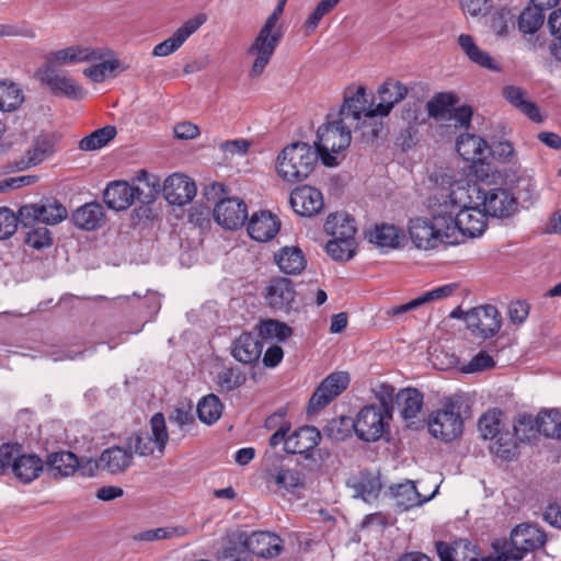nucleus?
<instances>
[{"instance_id": "ea45409f", "label": "nucleus", "mask_w": 561, "mask_h": 561, "mask_svg": "<svg viewBox=\"0 0 561 561\" xmlns=\"http://www.w3.org/2000/svg\"><path fill=\"white\" fill-rule=\"evenodd\" d=\"M55 150V136L51 134H41L36 136L26 150L23 164L30 168L42 163L45 159L53 154Z\"/></svg>"}, {"instance_id": "774afa93", "label": "nucleus", "mask_w": 561, "mask_h": 561, "mask_svg": "<svg viewBox=\"0 0 561 561\" xmlns=\"http://www.w3.org/2000/svg\"><path fill=\"white\" fill-rule=\"evenodd\" d=\"M340 2V0H321L313 12L309 15L308 20L306 21V28L307 31H313L318 26L321 19L331 12Z\"/></svg>"}, {"instance_id": "0e129e2a", "label": "nucleus", "mask_w": 561, "mask_h": 561, "mask_svg": "<svg viewBox=\"0 0 561 561\" xmlns=\"http://www.w3.org/2000/svg\"><path fill=\"white\" fill-rule=\"evenodd\" d=\"M514 18V13L507 8L496 10L490 20V27L492 32L497 36L507 35L508 26L510 24H513Z\"/></svg>"}, {"instance_id": "9d476101", "label": "nucleus", "mask_w": 561, "mask_h": 561, "mask_svg": "<svg viewBox=\"0 0 561 561\" xmlns=\"http://www.w3.org/2000/svg\"><path fill=\"white\" fill-rule=\"evenodd\" d=\"M486 218L488 216L480 205L465 207L456 210L455 214L446 215L448 228L454 227L453 239H457V244L465 237H480L486 228Z\"/></svg>"}, {"instance_id": "9b49d317", "label": "nucleus", "mask_w": 561, "mask_h": 561, "mask_svg": "<svg viewBox=\"0 0 561 561\" xmlns=\"http://www.w3.org/2000/svg\"><path fill=\"white\" fill-rule=\"evenodd\" d=\"M20 221L24 227L36 222L57 225L67 218V208L57 199L46 198L36 204L24 205L19 210Z\"/></svg>"}, {"instance_id": "473e14b6", "label": "nucleus", "mask_w": 561, "mask_h": 561, "mask_svg": "<svg viewBox=\"0 0 561 561\" xmlns=\"http://www.w3.org/2000/svg\"><path fill=\"white\" fill-rule=\"evenodd\" d=\"M456 149L466 161L483 162L488 158L489 145L479 136L462 134L457 139Z\"/></svg>"}, {"instance_id": "a211bd4d", "label": "nucleus", "mask_w": 561, "mask_h": 561, "mask_svg": "<svg viewBox=\"0 0 561 561\" xmlns=\"http://www.w3.org/2000/svg\"><path fill=\"white\" fill-rule=\"evenodd\" d=\"M111 55L112 51L108 49H93L88 46L73 45L49 53L46 59L51 66H66L99 61Z\"/></svg>"}, {"instance_id": "4be33fe9", "label": "nucleus", "mask_w": 561, "mask_h": 561, "mask_svg": "<svg viewBox=\"0 0 561 561\" xmlns=\"http://www.w3.org/2000/svg\"><path fill=\"white\" fill-rule=\"evenodd\" d=\"M195 182L185 174L173 173L163 183L164 198L172 205L188 204L196 195Z\"/></svg>"}, {"instance_id": "4c0bfd02", "label": "nucleus", "mask_w": 561, "mask_h": 561, "mask_svg": "<svg viewBox=\"0 0 561 561\" xmlns=\"http://www.w3.org/2000/svg\"><path fill=\"white\" fill-rule=\"evenodd\" d=\"M458 45L462 53L473 64L493 71H500V66L494 61L491 55L481 49L474 42L473 37L469 34H460L458 36Z\"/></svg>"}, {"instance_id": "393cba45", "label": "nucleus", "mask_w": 561, "mask_h": 561, "mask_svg": "<svg viewBox=\"0 0 561 561\" xmlns=\"http://www.w3.org/2000/svg\"><path fill=\"white\" fill-rule=\"evenodd\" d=\"M290 205L298 215L311 217L323 208L324 203L319 190L302 185L291 192Z\"/></svg>"}, {"instance_id": "5701e85b", "label": "nucleus", "mask_w": 561, "mask_h": 561, "mask_svg": "<svg viewBox=\"0 0 561 561\" xmlns=\"http://www.w3.org/2000/svg\"><path fill=\"white\" fill-rule=\"evenodd\" d=\"M103 197L108 208L125 210L141 199V191L125 181H114L106 186Z\"/></svg>"}, {"instance_id": "a19ab883", "label": "nucleus", "mask_w": 561, "mask_h": 561, "mask_svg": "<svg viewBox=\"0 0 561 561\" xmlns=\"http://www.w3.org/2000/svg\"><path fill=\"white\" fill-rule=\"evenodd\" d=\"M504 99L514 107L528 116L534 122H541V115L538 106L527 99V93L519 87L506 85L503 88Z\"/></svg>"}, {"instance_id": "052dcab7", "label": "nucleus", "mask_w": 561, "mask_h": 561, "mask_svg": "<svg viewBox=\"0 0 561 561\" xmlns=\"http://www.w3.org/2000/svg\"><path fill=\"white\" fill-rule=\"evenodd\" d=\"M455 103V96L451 93H438L426 104L430 117L445 118L448 116L450 106Z\"/></svg>"}, {"instance_id": "7c9ffc66", "label": "nucleus", "mask_w": 561, "mask_h": 561, "mask_svg": "<svg viewBox=\"0 0 561 561\" xmlns=\"http://www.w3.org/2000/svg\"><path fill=\"white\" fill-rule=\"evenodd\" d=\"M436 550L440 561H478L479 552L470 541L460 539L453 545L438 541Z\"/></svg>"}, {"instance_id": "412c9836", "label": "nucleus", "mask_w": 561, "mask_h": 561, "mask_svg": "<svg viewBox=\"0 0 561 561\" xmlns=\"http://www.w3.org/2000/svg\"><path fill=\"white\" fill-rule=\"evenodd\" d=\"M207 21L205 13H198L185 21L169 38L154 46V57H167L176 51L185 41L193 35Z\"/></svg>"}, {"instance_id": "4d7b16f0", "label": "nucleus", "mask_w": 561, "mask_h": 561, "mask_svg": "<svg viewBox=\"0 0 561 561\" xmlns=\"http://www.w3.org/2000/svg\"><path fill=\"white\" fill-rule=\"evenodd\" d=\"M354 430V421L348 416H341L330 420L323 428L325 437L331 440L341 442L351 436Z\"/></svg>"}, {"instance_id": "2f4dec72", "label": "nucleus", "mask_w": 561, "mask_h": 561, "mask_svg": "<svg viewBox=\"0 0 561 561\" xmlns=\"http://www.w3.org/2000/svg\"><path fill=\"white\" fill-rule=\"evenodd\" d=\"M76 227L82 230H95L100 228L105 220L103 206L100 203H87L78 207L71 217Z\"/></svg>"}, {"instance_id": "69168bd1", "label": "nucleus", "mask_w": 561, "mask_h": 561, "mask_svg": "<svg viewBox=\"0 0 561 561\" xmlns=\"http://www.w3.org/2000/svg\"><path fill=\"white\" fill-rule=\"evenodd\" d=\"M286 2L287 0H278L273 12L268 15L265 23L261 27L262 31H265L267 33H271L283 38L284 31L283 25L279 23V20L284 12Z\"/></svg>"}, {"instance_id": "423d86ee", "label": "nucleus", "mask_w": 561, "mask_h": 561, "mask_svg": "<svg viewBox=\"0 0 561 561\" xmlns=\"http://www.w3.org/2000/svg\"><path fill=\"white\" fill-rule=\"evenodd\" d=\"M478 428L481 437L490 440L491 454L503 460H511L516 455V438L511 428L503 422L502 412H485L479 420Z\"/></svg>"}, {"instance_id": "603ef678", "label": "nucleus", "mask_w": 561, "mask_h": 561, "mask_svg": "<svg viewBox=\"0 0 561 561\" xmlns=\"http://www.w3.org/2000/svg\"><path fill=\"white\" fill-rule=\"evenodd\" d=\"M222 413V404L215 394H208L199 400L197 404V414L205 424H214Z\"/></svg>"}, {"instance_id": "bf43d9fd", "label": "nucleus", "mask_w": 561, "mask_h": 561, "mask_svg": "<svg viewBox=\"0 0 561 561\" xmlns=\"http://www.w3.org/2000/svg\"><path fill=\"white\" fill-rule=\"evenodd\" d=\"M293 333L290 327L278 320L268 319L259 324V335L265 340L285 341Z\"/></svg>"}, {"instance_id": "8fccbe9b", "label": "nucleus", "mask_w": 561, "mask_h": 561, "mask_svg": "<svg viewBox=\"0 0 561 561\" xmlns=\"http://www.w3.org/2000/svg\"><path fill=\"white\" fill-rule=\"evenodd\" d=\"M536 419L541 434L546 437L561 439V411L557 409L543 411Z\"/></svg>"}, {"instance_id": "37998d69", "label": "nucleus", "mask_w": 561, "mask_h": 561, "mask_svg": "<svg viewBox=\"0 0 561 561\" xmlns=\"http://www.w3.org/2000/svg\"><path fill=\"white\" fill-rule=\"evenodd\" d=\"M396 402L404 420H414L423 407V394L414 388H405L398 392Z\"/></svg>"}, {"instance_id": "58836bf2", "label": "nucleus", "mask_w": 561, "mask_h": 561, "mask_svg": "<svg viewBox=\"0 0 561 561\" xmlns=\"http://www.w3.org/2000/svg\"><path fill=\"white\" fill-rule=\"evenodd\" d=\"M458 45L462 53L473 64L493 71H500V66L494 61L491 55L481 49L474 42L473 37L469 34H460L458 36Z\"/></svg>"}, {"instance_id": "1a4fd4ad", "label": "nucleus", "mask_w": 561, "mask_h": 561, "mask_svg": "<svg viewBox=\"0 0 561 561\" xmlns=\"http://www.w3.org/2000/svg\"><path fill=\"white\" fill-rule=\"evenodd\" d=\"M391 414L386 404H369L362 408L354 421V432L365 442L380 439L389 427Z\"/></svg>"}, {"instance_id": "f257e3e1", "label": "nucleus", "mask_w": 561, "mask_h": 561, "mask_svg": "<svg viewBox=\"0 0 561 561\" xmlns=\"http://www.w3.org/2000/svg\"><path fill=\"white\" fill-rule=\"evenodd\" d=\"M437 182L439 187L430 203L446 216L465 207L478 205L482 184L462 172L443 173Z\"/></svg>"}, {"instance_id": "79ce46f5", "label": "nucleus", "mask_w": 561, "mask_h": 561, "mask_svg": "<svg viewBox=\"0 0 561 561\" xmlns=\"http://www.w3.org/2000/svg\"><path fill=\"white\" fill-rule=\"evenodd\" d=\"M275 262L285 274H299L306 267V259L297 247H284L275 254Z\"/></svg>"}, {"instance_id": "b1692460", "label": "nucleus", "mask_w": 561, "mask_h": 561, "mask_svg": "<svg viewBox=\"0 0 561 561\" xmlns=\"http://www.w3.org/2000/svg\"><path fill=\"white\" fill-rule=\"evenodd\" d=\"M245 545L251 552L262 558H273L280 553L283 550V541L275 534L268 531H254L250 535L239 533Z\"/></svg>"}, {"instance_id": "f3484780", "label": "nucleus", "mask_w": 561, "mask_h": 561, "mask_svg": "<svg viewBox=\"0 0 561 561\" xmlns=\"http://www.w3.org/2000/svg\"><path fill=\"white\" fill-rule=\"evenodd\" d=\"M409 93V88L401 81L387 78L377 89L379 102L367 113V117H387L393 107L402 102Z\"/></svg>"}, {"instance_id": "aec40b11", "label": "nucleus", "mask_w": 561, "mask_h": 561, "mask_svg": "<svg viewBox=\"0 0 561 561\" xmlns=\"http://www.w3.org/2000/svg\"><path fill=\"white\" fill-rule=\"evenodd\" d=\"M214 218L225 229H238L248 219V206L238 197L221 198L214 208Z\"/></svg>"}, {"instance_id": "a878e982", "label": "nucleus", "mask_w": 561, "mask_h": 561, "mask_svg": "<svg viewBox=\"0 0 561 561\" xmlns=\"http://www.w3.org/2000/svg\"><path fill=\"white\" fill-rule=\"evenodd\" d=\"M280 229L278 217L271 211L261 210L254 213L248 222L249 236L257 242L272 240Z\"/></svg>"}, {"instance_id": "e2e57ef3", "label": "nucleus", "mask_w": 561, "mask_h": 561, "mask_svg": "<svg viewBox=\"0 0 561 561\" xmlns=\"http://www.w3.org/2000/svg\"><path fill=\"white\" fill-rule=\"evenodd\" d=\"M247 378L243 373L233 368H225L217 375V385L222 391H232L241 387Z\"/></svg>"}, {"instance_id": "4468645a", "label": "nucleus", "mask_w": 561, "mask_h": 561, "mask_svg": "<svg viewBox=\"0 0 561 561\" xmlns=\"http://www.w3.org/2000/svg\"><path fill=\"white\" fill-rule=\"evenodd\" d=\"M547 536L536 525L523 524L516 526L511 533L512 560H522L527 552L537 550L546 543Z\"/></svg>"}, {"instance_id": "680f3d73", "label": "nucleus", "mask_w": 561, "mask_h": 561, "mask_svg": "<svg viewBox=\"0 0 561 561\" xmlns=\"http://www.w3.org/2000/svg\"><path fill=\"white\" fill-rule=\"evenodd\" d=\"M106 57L107 56L96 61V65L85 68L83 75L93 82H103L110 73L114 72L119 67L117 59H105Z\"/></svg>"}, {"instance_id": "f704fd0d", "label": "nucleus", "mask_w": 561, "mask_h": 561, "mask_svg": "<svg viewBox=\"0 0 561 561\" xmlns=\"http://www.w3.org/2000/svg\"><path fill=\"white\" fill-rule=\"evenodd\" d=\"M47 473L54 479L70 477L79 467L77 456L71 451H58L49 455L46 462Z\"/></svg>"}, {"instance_id": "0eeeda50", "label": "nucleus", "mask_w": 561, "mask_h": 561, "mask_svg": "<svg viewBox=\"0 0 561 561\" xmlns=\"http://www.w3.org/2000/svg\"><path fill=\"white\" fill-rule=\"evenodd\" d=\"M45 465L34 454H23L18 444L0 446V476L12 473L22 483H31L39 477Z\"/></svg>"}, {"instance_id": "864d4df0", "label": "nucleus", "mask_w": 561, "mask_h": 561, "mask_svg": "<svg viewBox=\"0 0 561 561\" xmlns=\"http://www.w3.org/2000/svg\"><path fill=\"white\" fill-rule=\"evenodd\" d=\"M115 135L116 128L114 126H105L82 138L79 142V148L83 151L101 149L106 146Z\"/></svg>"}, {"instance_id": "6e6d98bb", "label": "nucleus", "mask_w": 561, "mask_h": 561, "mask_svg": "<svg viewBox=\"0 0 561 561\" xmlns=\"http://www.w3.org/2000/svg\"><path fill=\"white\" fill-rule=\"evenodd\" d=\"M543 21V12L535 7H529L518 15L517 26L523 34H535L542 26Z\"/></svg>"}, {"instance_id": "c03bdc74", "label": "nucleus", "mask_w": 561, "mask_h": 561, "mask_svg": "<svg viewBox=\"0 0 561 561\" xmlns=\"http://www.w3.org/2000/svg\"><path fill=\"white\" fill-rule=\"evenodd\" d=\"M436 493V490L428 496H423L416 490L413 481H407L405 483L398 484L394 489V497L397 506L407 511L411 507L420 506L423 503L430 501Z\"/></svg>"}, {"instance_id": "f8f14e48", "label": "nucleus", "mask_w": 561, "mask_h": 561, "mask_svg": "<svg viewBox=\"0 0 561 561\" xmlns=\"http://www.w3.org/2000/svg\"><path fill=\"white\" fill-rule=\"evenodd\" d=\"M486 216L505 218L517 210L515 196L503 187H491L482 184L479 203Z\"/></svg>"}, {"instance_id": "6ab92c4d", "label": "nucleus", "mask_w": 561, "mask_h": 561, "mask_svg": "<svg viewBox=\"0 0 561 561\" xmlns=\"http://www.w3.org/2000/svg\"><path fill=\"white\" fill-rule=\"evenodd\" d=\"M350 383V375L346 371L330 374L317 387L309 401V410L316 412L328 405L334 398L341 394Z\"/></svg>"}, {"instance_id": "39448f33", "label": "nucleus", "mask_w": 561, "mask_h": 561, "mask_svg": "<svg viewBox=\"0 0 561 561\" xmlns=\"http://www.w3.org/2000/svg\"><path fill=\"white\" fill-rule=\"evenodd\" d=\"M352 129V126L342 123L337 117L318 128L314 151L325 167L339 164L340 153L351 144Z\"/></svg>"}, {"instance_id": "09e8293b", "label": "nucleus", "mask_w": 561, "mask_h": 561, "mask_svg": "<svg viewBox=\"0 0 561 561\" xmlns=\"http://www.w3.org/2000/svg\"><path fill=\"white\" fill-rule=\"evenodd\" d=\"M24 102L22 89L14 82L0 81V111L13 112Z\"/></svg>"}, {"instance_id": "de8ad7c7", "label": "nucleus", "mask_w": 561, "mask_h": 561, "mask_svg": "<svg viewBox=\"0 0 561 561\" xmlns=\"http://www.w3.org/2000/svg\"><path fill=\"white\" fill-rule=\"evenodd\" d=\"M245 540L242 536L236 534L231 536L222 548L218 558L219 561H253V557L249 551Z\"/></svg>"}, {"instance_id": "bb28decb", "label": "nucleus", "mask_w": 561, "mask_h": 561, "mask_svg": "<svg viewBox=\"0 0 561 561\" xmlns=\"http://www.w3.org/2000/svg\"><path fill=\"white\" fill-rule=\"evenodd\" d=\"M295 296L296 291L291 282L284 277L273 279L266 287L265 298L274 310L288 311Z\"/></svg>"}, {"instance_id": "3c124183", "label": "nucleus", "mask_w": 561, "mask_h": 561, "mask_svg": "<svg viewBox=\"0 0 561 561\" xmlns=\"http://www.w3.org/2000/svg\"><path fill=\"white\" fill-rule=\"evenodd\" d=\"M514 437L516 438V447L519 442H529L536 438L539 434V427L537 419L531 415L522 414L516 420L511 428Z\"/></svg>"}, {"instance_id": "338daca9", "label": "nucleus", "mask_w": 561, "mask_h": 561, "mask_svg": "<svg viewBox=\"0 0 561 561\" xmlns=\"http://www.w3.org/2000/svg\"><path fill=\"white\" fill-rule=\"evenodd\" d=\"M53 239L50 232L45 227H39L27 232L25 243L35 249L43 250L51 245Z\"/></svg>"}, {"instance_id": "c85d7f7f", "label": "nucleus", "mask_w": 561, "mask_h": 561, "mask_svg": "<svg viewBox=\"0 0 561 561\" xmlns=\"http://www.w3.org/2000/svg\"><path fill=\"white\" fill-rule=\"evenodd\" d=\"M133 462L129 447L113 446L103 450L96 461V467L112 474L124 472Z\"/></svg>"}, {"instance_id": "13d9d810", "label": "nucleus", "mask_w": 561, "mask_h": 561, "mask_svg": "<svg viewBox=\"0 0 561 561\" xmlns=\"http://www.w3.org/2000/svg\"><path fill=\"white\" fill-rule=\"evenodd\" d=\"M344 227L351 228V239H355L356 228L353 218L346 213H335L328 216L324 222V231L333 238H342L340 232L344 231Z\"/></svg>"}, {"instance_id": "dca6fc26", "label": "nucleus", "mask_w": 561, "mask_h": 561, "mask_svg": "<svg viewBox=\"0 0 561 561\" xmlns=\"http://www.w3.org/2000/svg\"><path fill=\"white\" fill-rule=\"evenodd\" d=\"M467 328L482 339L495 335L501 328V317L494 306L486 305L473 308L463 314Z\"/></svg>"}, {"instance_id": "f03ea898", "label": "nucleus", "mask_w": 561, "mask_h": 561, "mask_svg": "<svg viewBox=\"0 0 561 561\" xmlns=\"http://www.w3.org/2000/svg\"><path fill=\"white\" fill-rule=\"evenodd\" d=\"M366 88L364 85L348 87L344 91L343 103L337 114L342 123L353 127L360 134L365 142H373L379 137L383 128L382 122L367 117V113L374 107L367 106Z\"/></svg>"}, {"instance_id": "2eb2a0df", "label": "nucleus", "mask_w": 561, "mask_h": 561, "mask_svg": "<svg viewBox=\"0 0 561 561\" xmlns=\"http://www.w3.org/2000/svg\"><path fill=\"white\" fill-rule=\"evenodd\" d=\"M282 37L260 30L253 43L248 48V55L253 58L249 71L251 79L259 78L270 64Z\"/></svg>"}, {"instance_id": "72a5a7b5", "label": "nucleus", "mask_w": 561, "mask_h": 561, "mask_svg": "<svg viewBox=\"0 0 561 561\" xmlns=\"http://www.w3.org/2000/svg\"><path fill=\"white\" fill-rule=\"evenodd\" d=\"M42 80L54 93H59L71 99L83 98L84 92L81 85L67 76L57 75L51 67L44 69Z\"/></svg>"}, {"instance_id": "20e7f679", "label": "nucleus", "mask_w": 561, "mask_h": 561, "mask_svg": "<svg viewBox=\"0 0 561 561\" xmlns=\"http://www.w3.org/2000/svg\"><path fill=\"white\" fill-rule=\"evenodd\" d=\"M318 154L307 142L297 141L287 145L277 156L275 170L287 183L305 181L318 163Z\"/></svg>"}, {"instance_id": "7ed1b4c3", "label": "nucleus", "mask_w": 561, "mask_h": 561, "mask_svg": "<svg viewBox=\"0 0 561 561\" xmlns=\"http://www.w3.org/2000/svg\"><path fill=\"white\" fill-rule=\"evenodd\" d=\"M432 218H414L409 224V234L413 245L422 251L437 250L440 247L457 244L453 239L454 227L448 228L446 216L442 208L430 203Z\"/></svg>"}, {"instance_id": "e433bc0d", "label": "nucleus", "mask_w": 561, "mask_h": 561, "mask_svg": "<svg viewBox=\"0 0 561 561\" xmlns=\"http://www.w3.org/2000/svg\"><path fill=\"white\" fill-rule=\"evenodd\" d=\"M266 482L274 483L279 490L291 491L304 485L305 476L298 469L277 466L267 471Z\"/></svg>"}, {"instance_id": "c9c22d12", "label": "nucleus", "mask_w": 561, "mask_h": 561, "mask_svg": "<svg viewBox=\"0 0 561 561\" xmlns=\"http://www.w3.org/2000/svg\"><path fill=\"white\" fill-rule=\"evenodd\" d=\"M263 345L259 337L252 333H242L234 342L232 356L243 364L255 363L262 354Z\"/></svg>"}, {"instance_id": "6e6552de", "label": "nucleus", "mask_w": 561, "mask_h": 561, "mask_svg": "<svg viewBox=\"0 0 561 561\" xmlns=\"http://www.w3.org/2000/svg\"><path fill=\"white\" fill-rule=\"evenodd\" d=\"M169 440V433L165 424V419L162 413H156L150 420V432H139L131 435L127 445L130 451L134 449L135 454L145 456L162 457L167 443Z\"/></svg>"}, {"instance_id": "49530a36", "label": "nucleus", "mask_w": 561, "mask_h": 561, "mask_svg": "<svg viewBox=\"0 0 561 561\" xmlns=\"http://www.w3.org/2000/svg\"><path fill=\"white\" fill-rule=\"evenodd\" d=\"M351 228L344 227L342 238H333L327 243V252L333 260L348 261L354 255L355 239H351Z\"/></svg>"}, {"instance_id": "ddd939ff", "label": "nucleus", "mask_w": 561, "mask_h": 561, "mask_svg": "<svg viewBox=\"0 0 561 561\" xmlns=\"http://www.w3.org/2000/svg\"><path fill=\"white\" fill-rule=\"evenodd\" d=\"M463 422L455 404H446L434 412L428 421V431L435 437L449 442L462 433Z\"/></svg>"}, {"instance_id": "a18cd8bd", "label": "nucleus", "mask_w": 561, "mask_h": 561, "mask_svg": "<svg viewBox=\"0 0 561 561\" xmlns=\"http://www.w3.org/2000/svg\"><path fill=\"white\" fill-rule=\"evenodd\" d=\"M400 230L388 224L377 225L368 232L369 242L381 250L396 249L400 243Z\"/></svg>"}, {"instance_id": "5fc2aeb1", "label": "nucleus", "mask_w": 561, "mask_h": 561, "mask_svg": "<svg viewBox=\"0 0 561 561\" xmlns=\"http://www.w3.org/2000/svg\"><path fill=\"white\" fill-rule=\"evenodd\" d=\"M188 534V529L185 526H165L154 529H148L139 533L136 539L142 541H157L173 538H181Z\"/></svg>"}, {"instance_id": "cd10ccee", "label": "nucleus", "mask_w": 561, "mask_h": 561, "mask_svg": "<svg viewBox=\"0 0 561 561\" xmlns=\"http://www.w3.org/2000/svg\"><path fill=\"white\" fill-rule=\"evenodd\" d=\"M457 288H458L457 284H446V285L436 287L432 290H428V291L422 294L421 296L412 299L411 301H409L407 304L389 308L386 311V314L390 316V317H397V316L403 314L405 312H409L411 310H414L423 305H426V304H430V302H433L436 300L445 299V298L454 295V293L457 290Z\"/></svg>"}, {"instance_id": "c756f323", "label": "nucleus", "mask_w": 561, "mask_h": 561, "mask_svg": "<svg viewBox=\"0 0 561 561\" xmlns=\"http://www.w3.org/2000/svg\"><path fill=\"white\" fill-rule=\"evenodd\" d=\"M321 440V433L313 426H302L293 432L285 440L287 454H304L313 449Z\"/></svg>"}]
</instances>
